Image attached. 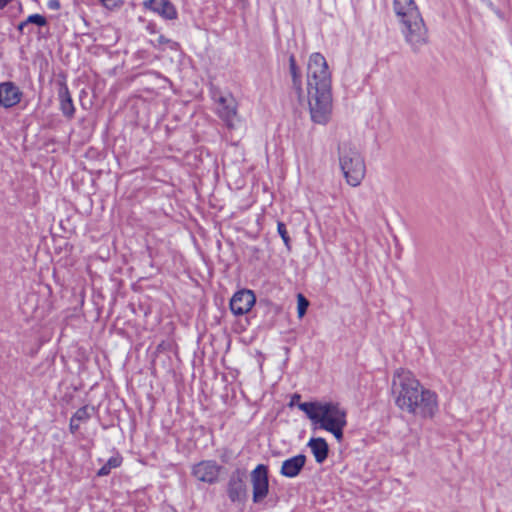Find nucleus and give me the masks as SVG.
Returning <instances> with one entry per match:
<instances>
[{
  "instance_id": "obj_1",
  "label": "nucleus",
  "mask_w": 512,
  "mask_h": 512,
  "mask_svg": "<svg viewBox=\"0 0 512 512\" xmlns=\"http://www.w3.org/2000/svg\"><path fill=\"white\" fill-rule=\"evenodd\" d=\"M307 97L312 122L326 125L332 114L331 73L321 53L311 54L308 60Z\"/></svg>"
},
{
  "instance_id": "obj_2",
  "label": "nucleus",
  "mask_w": 512,
  "mask_h": 512,
  "mask_svg": "<svg viewBox=\"0 0 512 512\" xmlns=\"http://www.w3.org/2000/svg\"><path fill=\"white\" fill-rule=\"evenodd\" d=\"M391 389L395 404L403 411L425 418L433 417L437 411L436 393L424 388L409 370L395 371Z\"/></svg>"
},
{
  "instance_id": "obj_3",
  "label": "nucleus",
  "mask_w": 512,
  "mask_h": 512,
  "mask_svg": "<svg viewBox=\"0 0 512 512\" xmlns=\"http://www.w3.org/2000/svg\"><path fill=\"white\" fill-rule=\"evenodd\" d=\"M301 395L291 396L289 407L297 406L315 425L330 432L338 442L343 439V431L347 425V412L338 402L310 401L300 402Z\"/></svg>"
},
{
  "instance_id": "obj_4",
  "label": "nucleus",
  "mask_w": 512,
  "mask_h": 512,
  "mask_svg": "<svg viewBox=\"0 0 512 512\" xmlns=\"http://www.w3.org/2000/svg\"><path fill=\"white\" fill-rule=\"evenodd\" d=\"M393 9L405 42L414 53L428 43V29L414 0H394Z\"/></svg>"
},
{
  "instance_id": "obj_5",
  "label": "nucleus",
  "mask_w": 512,
  "mask_h": 512,
  "mask_svg": "<svg viewBox=\"0 0 512 512\" xmlns=\"http://www.w3.org/2000/svg\"><path fill=\"white\" fill-rule=\"evenodd\" d=\"M338 157L347 184L359 186L365 177L366 166L358 149L350 142H342L338 146Z\"/></svg>"
},
{
  "instance_id": "obj_6",
  "label": "nucleus",
  "mask_w": 512,
  "mask_h": 512,
  "mask_svg": "<svg viewBox=\"0 0 512 512\" xmlns=\"http://www.w3.org/2000/svg\"><path fill=\"white\" fill-rule=\"evenodd\" d=\"M245 477V472L241 469H236L229 477L226 491L229 500L234 504L243 506L247 500Z\"/></svg>"
},
{
  "instance_id": "obj_7",
  "label": "nucleus",
  "mask_w": 512,
  "mask_h": 512,
  "mask_svg": "<svg viewBox=\"0 0 512 512\" xmlns=\"http://www.w3.org/2000/svg\"><path fill=\"white\" fill-rule=\"evenodd\" d=\"M221 470L222 466L215 460H202L192 466L191 474L198 481L212 485L218 482Z\"/></svg>"
},
{
  "instance_id": "obj_8",
  "label": "nucleus",
  "mask_w": 512,
  "mask_h": 512,
  "mask_svg": "<svg viewBox=\"0 0 512 512\" xmlns=\"http://www.w3.org/2000/svg\"><path fill=\"white\" fill-rule=\"evenodd\" d=\"M251 482L253 502L260 503L269 492L268 467L264 464L257 465L251 472Z\"/></svg>"
},
{
  "instance_id": "obj_9",
  "label": "nucleus",
  "mask_w": 512,
  "mask_h": 512,
  "mask_svg": "<svg viewBox=\"0 0 512 512\" xmlns=\"http://www.w3.org/2000/svg\"><path fill=\"white\" fill-rule=\"evenodd\" d=\"M216 113L227 127H234V120L237 116V103L231 94L220 95L216 100Z\"/></svg>"
},
{
  "instance_id": "obj_10",
  "label": "nucleus",
  "mask_w": 512,
  "mask_h": 512,
  "mask_svg": "<svg viewBox=\"0 0 512 512\" xmlns=\"http://www.w3.org/2000/svg\"><path fill=\"white\" fill-rule=\"evenodd\" d=\"M256 302L252 290L242 289L237 291L230 300V310L234 315L240 316L248 313Z\"/></svg>"
},
{
  "instance_id": "obj_11",
  "label": "nucleus",
  "mask_w": 512,
  "mask_h": 512,
  "mask_svg": "<svg viewBox=\"0 0 512 512\" xmlns=\"http://www.w3.org/2000/svg\"><path fill=\"white\" fill-rule=\"evenodd\" d=\"M23 93L19 87L11 81L0 83V106L12 108L21 102Z\"/></svg>"
},
{
  "instance_id": "obj_12",
  "label": "nucleus",
  "mask_w": 512,
  "mask_h": 512,
  "mask_svg": "<svg viewBox=\"0 0 512 512\" xmlns=\"http://www.w3.org/2000/svg\"><path fill=\"white\" fill-rule=\"evenodd\" d=\"M59 109L64 117L72 119L75 115V106L65 80L58 82Z\"/></svg>"
},
{
  "instance_id": "obj_13",
  "label": "nucleus",
  "mask_w": 512,
  "mask_h": 512,
  "mask_svg": "<svg viewBox=\"0 0 512 512\" xmlns=\"http://www.w3.org/2000/svg\"><path fill=\"white\" fill-rule=\"evenodd\" d=\"M306 463V456L298 454L283 461L280 474L287 478H295L303 470Z\"/></svg>"
},
{
  "instance_id": "obj_14",
  "label": "nucleus",
  "mask_w": 512,
  "mask_h": 512,
  "mask_svg": "<svg viewBox=\"0 0 512 512\" xmlns=\"http://www.w3.org/2000/svg\"><path fill=\"white\" fill-rule=\"evenodd\" d=\"M289 74L291 76L292 81V89L297 95L298 100L301 102L304 98L303 88H302V73L300 67L297 65L296 58L294 54H290L289 56Z\"/></svg>"
},
{
  "instance_id": "obj_15",
  "label": "nucleus",
  "mask_w": 512,
  "mask_h": 512,
  "mask_svg": "<svg viewBox=\"0 0 512 512\" xmlns=\"http://www.w3.org/2000/svg\"><path fill=\"white\" fill-rule=\"evenodd\" d=\"M307 446L311 449L315 461L318 464H322L327 459L329 454V446L324 438H311L308 441Z\"/></svg>"
},
{
  "instance_id": "obj_16",
  "label": "nucleus",
  "mask_w": 512,
  "mask_h": 512,
  "mask_svg": "<svg viewBox=\"0 0 512 512\" xmlns=\"http://www.w3.org/2000/svg\"><path fill=\"white\" fill-rule=\"evenodd\" d=\"M88 410V406H82L72 415L69 423V430L72 434L79 430L80 422H87L90 419L91 415Z\"/></svg>"
},
{
  "instance_id": "obj_17",
  "label": "nucleus",
  "mask_w": 512,
  "mask_h": 512,
  "mask_svg": "<svg viewBox=\"0 0 512 512\" xmlns=\"http://www.w3.org/2000/svg\"><path fill=\"white\" fill-rule=\"evenodd\" d=\"M154 12L158 13L167 20H174L178 16L176 8L168 0H160L158 2L157 8H154Z\"/></svg>"
},
{
  "instance_id": "obj_18",
  "label": "nucleus",
  "mask_w": 512,
  "mask_h": 512,
  "mask_svg": "<svg viewBox=\"0 0 512 512\" xmlns=\"http://www.w3.org/2000/svg\"><path fill=\"white\" fill-rule=\"evenodd\" d=\"M122 456L117 454L116 456L110 457L107 462L98 470L97 476H107L110 474L111 470L114 468H118L122 464Z\"/></svg>"
},
{
  "instance_id": "obj_19",
  "label": "nucleus",
  "mask_w": 512,
  "mask_h": 512,
  "mask_svg": "<svg viewBox=\"0 0 512 512\" xmlns=\"http://www.w3.org/2000/svg\"><path fill=\"white\" fill-rule=\"evenodd\" d=\"M277 231H278V234L280 235V237L282 238L287 250L290 251L291 250V238L288 235L286 225L283 222L278 221Z\"/></svg>"
},
{
  "instance_id": "obj_20",
  "label": "nucleus",
  "mask_w": 512,
  "mask_h": 512,
  "mask_svg": "<svg viewBox=\"0 0 512 512\" xmlns=\"http://www.w3.org/2000/svg\"><path fill=\"white\" fill-rule=\"evenodd\" d=\"M309 307V301L302 294L297 295V314L299 318H302Z\"/></svg>"
},
{
  "instance_id": "obj_21",
  "label": "nucleus",
  "mask_w": 512,
  "mask_h": 512,
  "mask_svg": "<svg viewBox=\"0 0 512 512\" xmlns=\"http://www.w3.org/2000/svg\"><path fill=\"white\" fill-rule=\"evenodd\" d=\"M26 23L36 25L38 27H44L47 25V19L41 14H32L25 19Z\"/></svg>"
},
{
  "instance_id": "obj_22",
  "label": "nucleus",
  "mask_w": 512,
  "mask_h": 512,
  "mask_svg": "<svg viewBox=\"0 0 512 512\" xmlns=\"http://www.w3.org/2000/svg\"><path fill=\"white\" fill-rule=\"evenodd\" d=\"M151 44H152L154 47H160V46L165 45V44H170L171 49H174V46H176V45H177V43H176V42H174V41H172V40H170V39L166 38V37H165L164 35H162V34H160V35L157 37V39H156V41H155V42H154V41H151Z\"/></svg>"
},
{
  "instance_id": "obj_23",
  "label": "nucleus",
  "mask_w": 512,
  "mask_h": 512,
  "mask_svg": "<svg viewBox=\"0 0 512 512\" xmlns=\"http://www.w3.org/2000/svg\"><path fill=\"white\" fill-rule=\"evenodd\" d=\"M107 9L113 10L123 5V0H99Z\"/></svg>"
},
{
  "instance_id": "obj_24",
  "label": "nucleus",
  "mask_w": 512,
  "mask_h": 512,
  "mask_svg": "<svg viewBox=\"0 0 512 512\" xmlns=\"http://www.w3.org/2000/svg\"><path fill=\"white\" fill-rule=\"evenodd\" d=\"M47 7L50 10H59L61 8V4L59 0H49L47 2Z\"/></svg>"
},
{
  "instance_id": "obj_25",
  "label": "nucleus",
  "mask_w": 512,
  "mask_h": 512,
  "mask_svg": "<svg viewBox=\"0 0 512 512\" xmlns=\"http://www.w3.org/2000/svg\"><path fill=\"white\" fill-rule=\"evenodd\" d=\"M146 30L150 34H157L159 32L157 25L154 22H149L146 26Z\"/></svg>"
},
{
  "instance_id": "obj_26",
  "label": "nucleus",
  "mask_w": 512,
  "mask_h": 512,
  "mask_svg": "<svg viewBox=\"0 0 512 512\" xmlns=\"http://www.w3.org/2000/svg\"><path fill=\"white\" fill-rule=\"evenodd\" d=\"M158 2L156 0H146L144 2V7L154 11V8H157Z\"/></svg>"
},
{
  "instance_id": "obj_27",
  "label": "nucleus",
  "mask_w": 512,
  "mask_h": 512,
  "mask_svg": "<svg viewBox=\"0 0 512 512\" xmlns=\"http://www.w3.org/2000/svg\"><path fill=\"white\" fill-rule=\"evenodd\" d=\"M28 26V24L26 23V21H22L18 24L17 26V30L21 33V34H24V29Z\"/></svg>"
},
{
  "instance_id": "obj_28",
  "label": "nucleus",
  "mask_w": 512,
  "mask_h": 512,
  "mask_svg": "<svg viewBox=\"0 0 512 512\" xmlns=\"http://www.w3.org/2000/svg\"><path fill=\"white\" fill-rule=\"evenodd\" d=\"M18 9L20 12H22V3L21 2H18Z\"/></svg>"
}]
</instances>
